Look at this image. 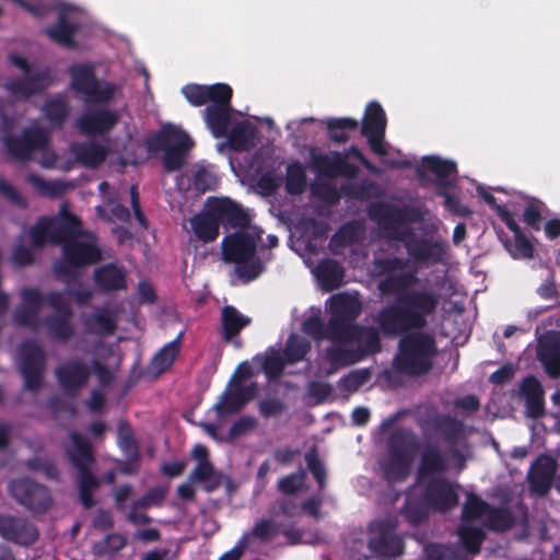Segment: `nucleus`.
<instances>
[{"instance_id": "f03ea898", "label": "nucleus", "mask_w": 560, "mask_h": 560, "mask_svg": "<svg viewBox=\"0 0 560 560\" xmlns=\"http://www.w3.org/2000/svg\"><path fill=\"white\" fill-rule=\"evenodd\" d=\"M368 215L387 237L404 242L408 255L415 261L419 264H440L443 261L446 254L443 242L417 238L410 229L400 230L401 226L417 223L422 219L418 208L377 201L369 207Z\"/></svg>"}, {"instance_id": "20e7f679", "label": "nucleus", "mask_w": 560, "mask_h": 560, "mask_svg": "<svg viewBox=\"0 0 560 560\" xmlns=\"http://www.w3.org/2000/svg\"><path fill=\"white\" fill-rule=\"evenodd\" d=\"M69 438L72 446L66 451V455L70 465L77 470L75 481L79 499L84 509H91L96 504L93 493L101 487L100 479L92 471V467L96 462L93 446L78 431H71Z\"/></svg>"}, {"instance_id": "338daca9", "label": "nucleus", "mask_w": 560, "mask_h": 560, "mask_svg": "<svg viewBox=\"0 0 560 560\" xmlns=\"http://www.w3.org/2000/svg\"><path fill=\"white\" fill-rule=\"evenodd\" d=\"M38 313L31 307L21 305L13 312V320L19 326L36 330L38 328Z\"/></svg>"}, {"instance_id": "a18cd8bd", "label": "nucleus", "mask_w": 560, "mask_h": 560, "mask_svg": "<svg viewBox=\"0 0 560 560\" xmlns=\"http://www.w3.org/2000/svg\"><path fill=\"white\" fill-rule=\"evenodd\" d=\"M311 342L298 335H290L287 339L283 357L288 364H295L305 359L311 351Z\"/></svg>"}, {"instance_id": "1a4fd4ad", "label": "nucleus", "mask_w": 560, "mask_h": 560, "mask_svg": "<svg viewBox=\"0 0 560 560\" xmlns=\"http://www.w3.org/2000/svg\"><path fill=\"white\" fill-rule=\"evenodd\" d=\"M398 523L394 518L376 520L369 524L368 547L378 558H397L405 552L402 536L396 533Z\"/></svg>"}, {"instance_id": "b1692460", "label": "nucleus", "mask_w": 560, "mask_h": 560, "mask_svg": "<svg viewBox=\"0 0 560 560\" xmlns=\"http://www.w3.org/2000/svg\"><path fill=\"white\" fill-rule=\"evenodd\" d=\"M51 83L49 69H42L23 78L11 80L5 89L16 98L27 100L44 92Z\"/></svg>"}, {"instance_id": "79ce46f5", "label": "nucleus", "mask_w": 560, "mask_h": 560, "mask_svg": "<svg viewBox=\"0 0 560 560\" xmlns=\"http://www.w3.org/2000/svg\"><path fill=\"white\" fill-rule=\"evenodd\" d=\"M85 326L90 332L100 336H110L117 328L116 319L107 308H101L92 314L85 320Z\"/></svg>"}, {"instance_id": "a211bd4d", "label": "nucleus", "mask_w": 560, "mask_h": 560, "mask_svg": "<svg viewBox=\"0 0 560 560\" xmlns=\"http://www.w3.org/2000/svg\"><path fill=\"white\" fill-rule=\"evenodd\" d=\"M55 375L63 392L69 396L75 397L88 384L91 370L83 361L75 359L58 366L55 370Z\"/></svg>"}, {"instance_id": "680f3d73", "label": "nucleus", "mask_w": 560, "mask_h": 560, "mask_svg": "<svg viewBox=\"0 0 560 560\" xmlns=\"http://www.w3.org/2000/svg\"><path fill=\"white\" fill-rule=\"evenodd\" d=\"M285 364H288V362L283 354L273 352L265 357L261 368L267 378L275 381L282 375Z\"/></svg>"}, {"instance_id": "4c0bfd02", "label": "nucleus", "mask_w": 560, "mask_h": 560, "mask_svg": "<svg viewBox=\"0 0 560 560\" xmlns=\"http://www.w3.org/2000/svg\"><path fill=\"white\" fill-rule=\"evenodd\" d=\"M42 112L52 127L62 128L69 116L70 106L63 96L57 95L44 102Z\"/></svg>"}, {"instance_id": "c85d7f7f", "label": "nucleus", "mask_w": 560, "mask_h": 560, "mask_svg": "<svg viewBox=\"0 0 560 560\" xmlns=\"http://www.w3.org/2000/svg\"><path fill=\"white\" fill-rule=\"evenodd\" d=\"M537 355L551 378L560 377V331L550 332L539 341Z\"/></svg>"}, {"instance_id": "8fccbe9b", "label": "nucleus", "mask_w": 560, "mask_h": 560, "mask_svg": "<svg viewBox=\"0 0 560 560\" xmlns=\"http://www.w3.org/2000/svg\"><path fill=\"white\" fill-rule=\"evenodd\" d=\"M423 166L433 173L439 179H447L457 173V165L450 160H443L440 156L430 155L423 158Z\"/></svg>"}, {"instance_id": "39448f33", "label": "nucleus", "mask_w": 560, "mask_h": 560, "mask_svg": "<svg viewBox=\"0 0 560 560\" xmlns=\"http://www.w3.org/2000/svg\"><path fill=\"white\" fill-rule=\"evenodd\" d=\"M386 445L388 459L383 465L384 478L389 483L402 482L408 478L420 448L419 439L411 429L400 427L387 436Z\"/></svg>"}, {"instance_id": "f8f14e48", "label": "nucleus", "mask_w": 560, "mask_h": 560, "mask_svg": "<svg viewBox=\"0 0 560 560\" xmlns=\"http://www.w3.org/2000/svg\"><path fill=\"white\" fill-rule=\"evenodd\" d=\"M329 312L328 328L334 341L348 329L359 325L355 320L362 312V305L353 296L338 294L331 298Z\"/></svg>"}, {"instance_id": "5701e85b", "label": "nucleus", "mask_w": 560, "mask_h": 560, "mask_svg": "<svg viewBox=\"0 0 560 560\" xmlns=\"http://www.w3.org/2000/svg\"><path fill=\"white\" fill-rule=\"evenodd\" d=\"M226 95L223 101H214L205 109V121L215 138L228 135L229 125L231 122L232 106L231 101L233 90L231 86L226 89Z\"/></svg>"}, {"instance_id": "e2e57ef3", "label": "nucleus", "mask_w": 560, "mask_h": 560, "mask_svg": "<svg viewBox=\"0 0 560 560\" xmlns=\"http://www.w3.org/2000/svg\"><path fill=\"white\" fill-rule=\"evenodd\" d=\"M401 514L413 526L421 524L428 517L424 505L419 500L413 499L406 500Z\"/></svg>"}, {"instance_id": "9b49d317", "label": "nucleus", "mask_w": 560, "mask_h": 560, "mask_svg": "<svg viewBox=\"0 0 560 560\" xmlns=\"http://www.w3.org/2000/svg\"><path fill=\"white\" fill-rule=\"evenodd\" d=\"M8 489L10 495L33 514L46 513L54 502L49 488L30 478L11 480Z\"/></svg>"}, {"instance_id": "13d9d810", "label": "nucleus", "mask_w": 560, "mask_h": 560, "mask_svg": "<svg viewBox=\"0 0 560 560\" xmlns=\"http://www.w3.org/2000/svg\"><path fill=\"white\" fill-rule=\"evenodd\" d=\"M370 376L368 369L351 371L339 380L338 387L341 390L354 393L369 381Z\"/></svg>"}, {"instance_id": "09e8293b", "label": "nucleus", "mask_w": 560, "mask_h": 560, "mask_svg": "<svg viewBox=\"0 0 560 560\" xmlns=\"http://www.w3.org/2000/svg\"><path fill=\"white\" fill-rule=\"evenodd\" d=\"M308 470L317 481L318 490L323 491L327 482V470L324 463L319 458L316 446L311 447L304 455Z\"/></svg>"}, {"instance_id": "ea45409f", "label": "nucleus", "mask_w": 560, "mask_h": 560, "mask_svg": "<svg viewBox=\"0 0 560 560\" xmlns=\"http://www.w3.org/2000/svg\"><path fill=\"white\" fill-rule=\"evenodd\" d=\"M325 125L329 139L336 143H346L349 132L359 128V121L351 117L328 118Z\"/></svg>"}, {"instance_id": "dca6fc26", "label": "nucleus", "mask_w": 560, "mask_h": 560, "mask_svg": "<svg viewBox=\"0 0 560 560\" xmlns=\"http://www.w3.org/2000/svg\"><path fill=\"white\" fill-rule=\"evenodd\" d=\"M212 212L225 230H244L252 225L250 214L244 207L228 197L208 198Z\"/></svg>"}, {"instance_id": "7c9ffc66", "label": "nucleus", "mask_w": 560, "mask_h": 560, "mask_svg": "<svg viewBox=\"0 0 560 560\" xmlns=\"http://www.w3.org/2000/svg\"><path fill=\"white\" fill-rule=\"evenodd\" d=\"M93 279L97 289L103 293H112L127 288V275L122 267L106 264L96 268Z\"/></svg>"}, {"instance_id": "ddd939ff", "label": "nucleus", "mask_w": 560, "mask_h": 560, "mask_svg": "<svg viewBox=\"0 0 560 560\" xmlns=\"http://www.w3.org/2000/svg\"><path fill=\"white\" fill-rule=\"evenodd\" d=\"M20 372L24 377V387L36 392L43 386V375L46 369L45 352L36 341H24L20 347Z\"/></svg>"}, {"instance_id": "72a5a7b5", "label": "nucleus", "mask_w": 560, "mask_h": 560, "mask_svg": "<svg viewBox=\"0 0 560 560\" xmlns=\"http://www.w3.org/2000/svg\"><path fill=\"white\" fill-rule=\"evenodd\" d=\"M52 222V243L60 245L70 240L79 238L83 234L81 231V220L65 211L60 219H54Z\"/></svg>"}, {"instance_id": "5fc2aeb1", "label": "nucleus", "mask_w": 560, "mask_h": 560, "mask_svg": "<svg viewBox=\"0 0 560 560\" xmlns=\"http://www.w3.org/2000/svg\"><path fill=\"white\" fill-rule=\"evenodd\" d=\"M26 180L42 195L59 197L65 191V185L60 182L46 180L36 174H28Z\"/></svg>"}, {"instance_id": "052dcab7", "label": "nucleus", "mask_w": 560, "mask_h": 560, "mask_svg": "<svg viewBox=\"0 0 560 560\" xmlns=\"http://www.w3.org/2000/svg\"><path fill=\"white\" fill-rule=\"evenodd\" d=\"M279 534V525L271 518H261L257 521L250 532L252 537L261 542L272 540Z\"/></svg>"}, {"instance_id": "864d4df0", "label": "nucleus", "mask_w": 560, "mask_h": 560, "mask_svg": "<svg viewBox=\"0 0 560 560\" xmlns=\"http://www.w3.org/2000/svg\"><path fill=\"white\" fill-rule=\"evenodd\" d=\"M302 330L316 341L329 339L332 342V337L328 328V322L325 324L319 315H312L307 317L302 323Z\"/></svg>"}, {"instance_id": "69168bd1", "label": "nucleus", "mask_w": 560, "mask_h": 560, "mask_svg": "<svg viewBox=\"0 0 560 560\" xmlns=\"http://www.w3.org/2000/svg\"><path fill=\"white\" fill-rule=\"evenodd\" d=\"M306 472L300 468L296 472L290 474L278 481V489L284 494H295L304 483Z\"/></svg>"}, {"instance_id": "e433bc0d", "label": "nucleus", "mask_w": 560, "mask_h": 560, "mask_svg": "<svg viewBox=\"0 0 560 560\" xmlns=\"http://www.w3.org/2000/svg\"><path fill=\"white\" fill-rule=\"evenodd\" d=\"M72 315L51 314L43 319L49 337L54 340L68 342L74 336V327L70 322Z\"/></svg>"}, {"instance_id": "cd10ccee", "label": "nucleus", "mask_w": 560, "mask_h": 560, "mask_svg": "<svg viewBox=\"0 0 560 560\" xmlns=\"http://www.w3.org/2000/svg\"><path fill=\"white\" fill-rule=\"evenodd\" d=\"M189 223L196 238L205 244L214 242L220 234V223L208 199L203 210L191 217Z\"/></svg>"}, {"instance_id": "9d476101", "label": "nucleus", "mask_w": 560, "mask_h": 560, "mask_svg": "<svg viewBox=\"0 0 560 560\" xmlns=\"http://www.w3.org/2000/svg\"><path fill=\"white\" fill-rule=\"evenodd\" d=\"M3 144L15 161L28 162L34 152H43L49 148L50 137L46 129L31 126L24 128L20 136H4Z\"/></svg>"}, {"instance_id": "c756f323", "label": "nucleus", "mask_w": 560, "mask_h": 560, "mask_svg": "<svg viewBox=\"0 0 560 560\" xmlns=\"http://www.w3.org/2000/svg\"><path fill=\"white\" fill-rule=\"evenodd\" d=\"M229 86L226 83H214L211 85L190 83L182 89V93L190 105L200 107L214 101H223Z\"/></svg>"}, {"instance_id": "f3484780", "label": "nucleus", "mask_w": 560, "mask_h": 560, "mask_svg": "<svg viewBox=\"0 0 560 560\" xmlns=\"http://www.w3.org/2000/svg\"><path fill=\"white\" fill-rule=\"evenodd\" d=\"M423 498L431 508L439 512H448L458 503L456 486L441 477L430 478L427 481Z\"/></svg>"}, {"instance_id": "c03bdc74", "label": "nucleus", "mask_w": 560, "mask_h": 560, "mask_svg": "<svg viewBox=\"0 0 560 560\" xmlns=\"http://www.w3.org/2000/svg\"><path fill=\"white\" fill-rule=\"evenodd\" d=\"M306 172L299 161H294L287 166L284 187L289 195L299 196L306 189Z\"/></svg>"}, {"instance_id": "7ed1b4c3", "label": "nucleus", "mask_w": 560, "mask_h": 560, "mask_svg": "<svg viewBox=\"0 0 560 560\" xmlns=\"http://www.w3.org/2000/svg\"><path fill=\"white\" fill-rule=\"evenodd\" d=\"M262 230L256 225L225 235L222 240V257L225 262L235 264L236 275L245 282L257 279L265 266L256 256Z\"/></svg>"}, {"instance_id": "6ab92c4d", "label": "nucleus", "mask_w": 560, "mask_h": 560, "mask_svg": "<svg viewBox=\"0 0 560 560\" xmlns=\"http://www.w3.org/2000/svg\"><path fill=\"white\" fill-rule=\"evenodd\" d=\"M0 536L21 546L33 545L39 536L37 527L21 516L0 515Z\"/></svg>"}, {"instance_id": "2f4dec72", "label": "nucleus", "mask_w": 560, "mask_h": 560, "mask_svg": "<svg viewBox=\"0 0 560 560\" xmlns=\"http://www.w3.org/2000/svg\"><path fill=\"white\" fill-rule=\"evenodd\" d=\"M70 152L75 162L88 168H96L104 163L107 158V149L96 142H73L70 145Z\"/></svg>"}, {"instance_id": "4468645a", "label": "nucleus", "mask_w": 560, "mask_h": 560, "mask_svg": "<svg viewBox=\"0 0 560 560\" xmlns=\"http://www.w3.org/2000/svg\"><path fill=\"white\" fill-rule=\"evenodd\" d=\"M387 118L382 105L377 102H370L364 110L361 122V135L365 137L371 151L378 155H387L385 148V132Z\"/></svg>"}, {"instance_id": "a878e982", "label": "nucleus", "mask_w": 560, "mask_h": 560, "mask_svg": "<svg viewBox=\"0 0 560 560\" xmlns=\"http://www.w3.org/2000/svg\"><path fill=\"white\" fill-rule=\"evenodd\" d=\"M557 471V463L550 456H540L528 472L529 489L533 493L545 495L551 488Z\"/></svg>"}, {"instance_id": "de8ad7c7", "label": "nucleus", "mask_w": 560, "mask_h": 560, "mask_svg": "<svg viewBox=\"0 0 560 560\" xmlns=\"http://www.w3.org/2000/svg\"><path fill=\"white\" fill-rule=\"evenodd\" d=\"M183 336H184V331H180L174 340L166 343L154 355L153 363L159 370L164 371L172 366L176 357L179 353V346H180Z\"/></svg>"}, {"instance_id": "4be33fe9", "label": "nucleus", "mask_w": 560, "mask_h": 560, "mask_svg": "<svg viewBox=\"0 0 560 560\" xmlns=\"http://www.w3.org/2000/svg\"><path fill=\"white\" fill-rule=\"evenodd\" d=\"M313 167L323 176L334 179L338 176L348 178L357 177L359 167L347 160L340 152H334L331 156L318 154L312 158Z\"/></svg>"}, {"instance_id": "393cba45", "label": "nucleus", "mask_w": 560, "mask_h": 560, "mask_svg": "<svg viewBox=\"0 0 560 560\" xmlns=\"http://www.w3.org/2000/svg\"><path fill=\"white\" fill-rule=\"evenodd\" d=\"M448 469L447 458L439 447L433 443H428L422 448L417 469V482L422 483L427 478H436Z\"/></svg>"}, {"instance_id": "aec40b11", "label": "nucleus", "mask_w": 560, "mask_h": 560, "mask_svg": "<svg viewBox=\"0 0 560 560\" xmlns=\"http://www.w3.org/2000/svg\"><path fill=\"white\" fill-rule=\"evenodd\" d=\"M257 393V384L235 385L231 389H225L213 409L219 418L238 413L247 402L255 398Z\"/></svg>"}, {"instance_id": "3c124183", "label": "nucleus", "mask_w": 560, "mask_h": 560, "mask_svg": "<svg viewBox=\"0 0 560 560\" xmlns=\"http://www.w3.org/2000/svg\"><path fill=\"white\" fill-rule=\"evenodd\" d=\"M377 185L372 180H362L358 184H348L341 186V192L352 200L364 201L375 196Z\"/></svg>"}, {"instance_id": "0e129e2a", "label": "nucleus", "mask_w": 560, "mask_h": 560, "mask_svg": "<svg viewBox=\"0 0 560 560\" xmlns=\"http://www.w3.org/2000/svg\"><path fill=\"white\" fill-rule=\"evenodd\" d=\"M311 191L313 196L330 206H336L340 201L339 190L329 183H313Z\"/></svg>"}, {"instance_id": "37998d69", "label": "nucleus", "mask_w": 560, "mask_h": 560, "mask_svg": "<svg viewBox=\"0 0 560 560\" xmlns=\"http://www.w3.org/2000/svg\"><path fill=\"white\" fill-rule=\"evenodd\" d=\"M486 527L490 530L503 533L515 525V517L510 509L504 506H491L486 515Z\"/></svg>"}, {"instance_id": "2eb2a0df", "label": "nucleus", "mask_w": 560, "mask_h": 560, "mask_svg": "<svg viewBox=\"0 0 560 560\" xmlns=\"http://www.w3.org/2000/svg\"><path fill=\"white\" fill-rule=\"evenodd\" d=\"M380 327L364 326L359 324L358 326L350 328L347 332L342 334L332 341V343L352 345L359 359L362 361L365 358L376 354L382 351V339L380 336Z\"/></svg>"}, {"instance_id": "bb28decb", "label": "nucleus", "mask_w": 560, "mask_h": 560, "mask_svg": "<svg viewBox=\"0 0 560 560\" xmlns=\"http://www.w3.org/2000/svg\"><path fill=\"white\" fill-rule=\"evenodd\" d=\"M69 7H58L57 22L46 27L43 32L54 43L66 48H74L78 24L69 21Z\"/></svg>"}, {"instance_id": "4d7b16f0", "label": "nucleus", "mask_w": 560, "mask_h": 560, "mask_svg": "<svg viewBox=\"0 0 560 560\" xmlns=\"http://www.w3.org/2000/svg\"><path fill=\"white\" fill-rule=\"evenodd\" d=\"M490 504L483 501L477 494L470 493L463 506L462 517L465 521L476 520L482 515H487Z\"/></svg>"}, {"instance_id": "603ef678", "label": "nucleus", "mask_w": 560, "mask_h": 560, "mask_svg": "<svg viewBox=\"0 0 560 560\" xmlns=\"http://www.w3.org/2000/svg\"><path fill=\"white\" fill-rule=\"evenodd\" d=\"M127 545V539L119 534H109L103 541L94 545L93 553L97 557L114 556L122 550Z\"/></svg>"}, {"instance_id": "774afa93", "label": "nucleus", "mask_w": 560, "mask_h": 560, "mask_svg": "<svg viewBox=\"0 0 560 560\" xmlns=\"http://www.w3.org/2000/svg\"><path fill=\"white\" fill-rule=\"evenodd\" d=\"M520 395L524 400L544 396V388L535 376L528 375L520 384Z\"/></svg>"}, {"instance_id": "f704fd0d", "label": "nucleus", "mask_w": 560, "mask_h": 560, "mask_svg": "<svg viewBox=\"0 0 560 560\" xmlns=\"http://www.w3.org/2000/svg\"><path fill=\"white\" fill-rule=\"evenodd\" d=\"M252 319L243 315L235 306L225 305L221 310L222 338L224 341H231Z\"/></svg>"}, {"instance_id": "423d86ee", "label": "nucleus", "mask_w": 560, "mask_h": 560, "mask_svg": "<svg viewBox=\"0 0 560 560\" xmlns=\"http://www.w3.org/2000/svg\"><path fill=\"white\" fill-rule=\"evenodd\" d=\"M145 147L150 153L163 151L164 170L171 173L183 168L194 141L186 131L166 124L156 133L145 139Z\"/></svg>"}, {"instance_id": "a19ab883", "label": "nucleus", "mask_w": 560, "mask_h": 560, "mask_svg": "<svg viewBox=\"0 0 560 560\" xmlns=\"http://www.w3.org/2000/svg\"><path fill=\"white\" fill-rule=\"evenodd\" d=\"M434 429L448 445H455L465 433L464 423L452 416L439 417L434 422Z\"/></svg>"}, {"instance_id": "c9c22d12", "label": "nucleus", "mask_w": 560, "mask_h": 560, "mask_svg": "<svg viewBox=\"0 0 560 560\" xmlns=\"http://www.w3.org/2000/svg\"><path fill=\"white\" fill-rule=\"evenodd\" d=\"M316 277L323 289L332 291L342 284L345 269L341 264L335 259H323L317 265Z\"/></svg>"}, {"instance_id": "6e6552de", "label": "nucleus", "mask_w": 560, "mask_h": 560, "mask_svg": "<svg viewBox=\"0 0 560 560\" xmlns=\"http://www.w3.org/2000/svg\"><path fill=\"white\" fill-rule=\"evenodd\" d=\"M60 245L62 257L52 265V271L57 278H75L80 268L101 259V252L94 241L75 238Z\"/></svg>"}, {"instance_id": "412c9836", "label": "nucleus", "mask_w": 560, "mask_h": 560, "mask_svg": "<svg viewBox=\"0 0 560 560\" xmlns=\"http://www.w3.org/2000/svg\"><path fill=\"white\" fill-rule=\"evenodd\" d=\"M117 112L110 109H98L86 112L77 119V127L86 137L105 136L118 124Z\"/></svg>"}, {"instance_id": "0eeeda50", "label": "nucleus", "mask_w": 560, "mask_h": 560, "mask_svg": "<svg viewBox=\"0 0 560 560\" xmlns=\"http://www.w3.org/2000/svg\"><path fill=\"white\" fill-rule=\"evenodd\" d=\"M70 88L89 103H108L116 93V86L109 82H101L95 74V67L89 62L71 65L68 70Z\"/></svg>"}, {"instance_id": "bf43d9fd", "label": "nucleus", "mask_w": 560, "mask_h": 560, "mask_svg": "<svg viewBox=\"0 0 560 560\" xmlns=\"http://www.w3.org/2000/svg\"><path fill=\"white\" fill-rule=\"evenodd\" d=\"M168 492L167 486H156L149 489L141 498L135 500V506L147 510L163 504Z\"/></svg>"}, {"instance_id": "f257e3e1", "label": "nucleus", "mask_w": 560, "mask_h": 560, "mask_svg": "<svg viewBox=\"0 0 560 560\" xmlns=\"http://www.w3.org/2000/svg\"><path fill=\"white\" fill-rule=\"evenodd\" d=\"M407 260L400 257H383L373 260L374 270L383 278L377 289L383 296L395 298L381 307L374 317L381 332L400 339L393 358V371L402 376L417 378L428 375L438 354L435 338L423 331L428 318L434 315L440 298L428 290H412L418 282L415 271H405Z\"/></svg>"}, {"instance_id": "473e14b6", "label": "nucleus", "mask_w": 560, "mask_h": 560, "mask_svg": "<svg viewBox=\"0 0 560 560\" xmlns=\"http://www.w3.org/2000/svg\"><path fill=\"white\" fill-rule=\"evenodd\" d=\"M226 136L228 143L232 150L245 152L256 147L258 130L250 121L241 120L231 128Z\"/></svg>"}, {"instance_id": "6e6d98bb", "label": "nucleus", "mask_w": 560, "mask_h": 560, "mask_svg": "<svg viewBox=\"0 0 560 560\" xmlns=\"http://www.w3.org/2000/svg\"><path fill=\"white\" fill-rule=\"evenodd\" d=\"M52 222L45 217L40 218L34 226L30 229V237L34 247L45 245L47 238L52 243Z\"/></svg>"}, {"instance_id": "58836bf2", "label": "nucleus", "mask_w": 560, "mask_h": 560, "mask_svg": "<svg viewBox=\"0 0 560 560\" xmlns=\"http://www.w3.org/2000/svg\"><path fill=\"white\" fill-rule=\"evenodd\" d=\"M347 346L348 345L335 343L326 348L325 359L332 371L350 366L361 361L354 349L348 348Z\"/></svg>"}, {"instance_id": "49530a36", "label": "nucleus", "mask_w": 560, "mask_h": 560, "mask_svg": "<svg viewBox=\"0 0 560 560\" xmlns=\"http://www.w3.org/2000/svg\"><path fill=\"white\" fill-rule=\"evenodd\" d=\"M457 534L466 551L472 555L480 552L481 545L486 538V534L481 528L460 526Z\"/></svg>"}]
</instances>
